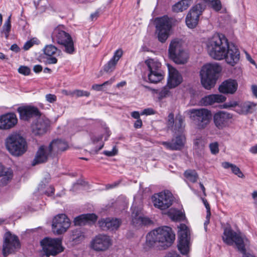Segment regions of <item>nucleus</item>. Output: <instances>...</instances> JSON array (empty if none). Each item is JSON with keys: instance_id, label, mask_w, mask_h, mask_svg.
Listing matches in <instances>:
<instances>
[{"instance_id": "f257e3e1", "label": "nucleus", "mask_w": 257, "mask_h": 257, "mask_svg": "<svg viewBox=\"0 0 257 257\" xmlns=\"http://www.w3.org/2000/svg\"><path fill=\"white\" fill-rule=\"evenodd\" d=\"M209 55L217 60H225L226 62L234 66L240 58L238 49L234 44H230L227 38L222 34H215L205 42Z\"/></svg>"}, {"instance_id": "f03ea898", "label": "nucleus", "mask_w": 257, "mask_h": 257, "mask_svg": "<svg viewBox=\"0 0 257 257\" xmlns=\"http://www.w3.org/2000/svg\"><path fill=\"white\" fill-rule=\"evenodd\" d=\"M175 238V234L172 228L164 226L158 227L150 232L146 236L147 241L152 245L154 243L159 242L164 248L171 246Z\"/></svg>"}, {"instance_id": "7ed1b4c3", "label": "nucleus", "mask_w": 257, "mask_h": 257, "mask_svg": "<svg viewBox=\"0 0 257 257\" xmlns=\"http://www.w3.org/2000/svg\"><path fill=\"white\" fill-rule=\"evenodd\" d=\"M5 146L9 153L15 156L22 155L27 149L25 139L17 133L9 135L5 140Z\"/></svg>"}, {"instance_id": "20e7f679", "label": "nucleus", "mask_w": 257, "mask_h": 257, "mask_svg": "<svg viewBox=\"0 0 257 257\" xmlns=\"http://www.w3.org/2000/svg\"><path fill=\"white\" fill-rule=\"evenodd\" d=\"M221 70L217 64H207L204 65L200 72L201 81L203 87L206 89L213 87L216 80V74Z\"/></svg>"}, {"instance_id": "39448f33", "label": "nucleus", "mask_w": 257, "mask_h": 257, "mask_svg": "<svg viewBox=\"0 0 257 257\" xmlns=\"http://www.w3.org/2000/svg\"><path fill=\"white\" fill-rule=\"evenodd\" d=\"M52 41L64 47V52L72 54L75 51L74 43L71 36L64 30L63 26L55 28L51 35Z\"/></svg>"}, {"instance_id": "423d86ee", "label": "nucleus", "mask_w": 257, "mask_h": 257, "mask_svg": "<svg viewBox=\"0 0 257 257\" xmlns=\"http://www.w3.org/2000/svg\"><path fill=\"white\" fill-rule=\"evenodd\" d=\"M245 239V237L240 232H236L230 227H226L224 229L222 236L223 242L229 245L235 244L238 250L243 254L245 253L244 243Z\"/></svg>"}, {"instance_id": "0eeeda50", "label": "nucleus", "mask_w": 257, "mask_h": 257, "mask_svg": "<svg viewBox=\"0 0 257 257\" xmlns=\"http://www.w3.org/2000/svg\"><path fill=\"white\" fill-rule=\"evenodd\" d=\"M156 34L161 43L166 42L170 35L172 28V20L167 16L158 18L155 20Z\"/></svg>"}, {"instance_id": "6e6552de", "label": "nucleus", "mask_w": 257, "mask_h": 257, "mask_svg": "<svg viewBox=\"0 0 257 257\" xmlns=\"http://www.w3.org/2000/svg\"><path fill=\"white\" fill-rule=\"evenodd\" d=\"M43 252L47 256L56 255L63 251L62 239L59 238L46 237L40 242Z\"/></svg>"}, {"instance_id": "1a4fd4ad", "label": "nucleus", "mask_w": 257, "mask_h": 257, "mask_svg": "<svg viewBox=\"0 0 257 257\" xmlns=\"http://www.w3.org/2000/svg\"><path fill=\"white\" fill-rule=\"evenodd\" d=\"M21 247V243L18 237L11 233L10 231L6 232L3 237L2 253L4 256L15 253Z\"/></svg>"}, {"instance_id": "9d476101", "label": "nucleus", "mask_w": 257, "mask_h": 257, "mask_svg": "<svg viewBox=\"0 0 257 257\" xmlns=\"http://www.w3.org/2000/svg\"><path fill=\"white\" fill-rule=\"evenodd\" d=\"M112 245V240L109 236L99 234L91 239L89 247L96 252H104L108 250Z\"/></svg>"}, {"instance_id": "9b49d317", "label": "nucleus", "mask_w": 257, "mask_h": 257, "mask_svg": "<svg viewBox=\"0 0 257 257\" xmlns=\"http://www.w3.org/2000/svg\"><path fill=\"white\" fill-rule=\"evenodd\" d=\"M178 228L179 238L178 248L182 254H186L189 251L190 230L184 224H180Z\"/></svg>"}, {"instance_id": "f8f14e48", "label": "nucleus", "mask_w": 257, "mask_h": 257, "mask_svg": "<svg viewBox=\"0 0 257 257\" xmlns=\"http://www.w3.org/2000/svg\"><path fill=\"white\" fill-rule=\"evenodd\" d=\"M152 200L154 206L161 210L169 208L174 200L172 194L167 190L154 194Z\"/></svg>"}, {"instance_id": "ddd939ff", "label": "nucleus", "mask_w": 257, "mask_h": 257, "mask_svg": "<svg viewBox=\"0 0 257 257\" xmlns=\"http://www.w3.org/2000/svg\"><path fill=\"white\" fill-rule=\"evenodd\" d=\"M192 117L199 129L205 128L211 119L210 111L205 108L193 109L190 110Z\"/></svg>"}, {"instance_id": "4468645a", "label": "nucleus", "mask_w": 257, "mask_h": 257, "mask_svg": "<svg viewBox=\"0 0 257 257\" xmlns=\"http://www.w3.org/2000/svg\"><path fill=\"white\" fill-rule=\"evenodd\" d=\"M70 224V219L65 214H58L53 219V231L57 235L63 234L69 228Z\"/></svg>"}, {"instance_id": "2eb2a0df", "label": "nucleus", "mask_w": 257, "mask_h": 257, "mask_svg": "<svg viewBox=\"0 0 257 257\" xmlns=\"http://www.w3.org/2000/svg\"><path fill=\"white\" fill-rule=\"evenodd\" d=\"M50 123L49 119L41 113L32 124L33 134L38 136L44 135L48 130Z\"/></svg>"}, {"instance_id": "dca6fc26", "label": "nucleus", "mask_w": 257, "mask_h": 257, "mask_svg": "<svg viewBox=\"0 0 257 257\" xmlns=\"http://www.w3.org/2000/svg\"><path fill=\"white\" fill-rule=\"evenodd\" d=\"M184 117L180 114L176 116L173 113H170L168 116L167 126L172 132L176 133H182L184 130L185 123Z\"/></svg>"}, {"instance_id": "f3484780", "label": "nucleus", "mask_w": 257, "mask_h": 257, "mask_svg": "<svg viewBox=\"0 0 257 257\" xmlns=\"http://www.w3.org/2000/svg\"><path fill=\"white\" fill-rule=\"evenodd\" d=\"M204 8L199 4L194 6L187 14L186 23L189 28H194L198 24L199 16L202 14Z\"/></svg>"}, {"instance_id": "a211bd4d", "label": "nucleus", "mask_w": 257, "mask_h": 257, "mask_svg": "<svg viewBox=\"0 0 257 257\" xmlns=\"http://www.w3.org/2000/svg\"><path fill=\"white\" fill-rule=\"evenodd\" d=\"M17 111L20 114V118L25 121H29L33 117H37L41 113L37 107L31 105L19 107Z\"/></svg>"}, {"instance_id": "6ab92c4d", "label": "nucleus", "mask_w": 257, "mask_h": 257, "mask_svg": "<svg viewBox=\"0 0 257 257\" xmlns=\"http://www.w3.org/2000/svg\"><path fill=\"white\" fill-rule=\"evenodd\" d=\"M167 67L169 72V77L168 79V86L170 88H174L179 85L183 80L181 75L178 71L171 66L167 64Z\"/></svg>"}, {"instance_id": "aec40b11", "label": "nucleus", "mask_w": 257, "mask_h": 257, "mask_svg": "<svg viewBox=\"0 0 257 257\" xmlns=\"http://www.w3.org/2000/svg\"><path fill=\"white\" fill-rule=\"evenodd\" d=\"M132 222L136 226L142 225H148L151 223V220L147 217L142 215V208H136L133 204L132 206Z\"/></svg>"}, {"instance_id": "412c9836", "label": "nucleus", "mask_w": 257, "mask_h": 257, "mask_svg": "<svg viewBox=\"0 0 257 257\" xmlns=\"http://www.w3.org/2000/svg\"><path fill=\"white\" fill-rule=\"evenodd\" d=\"M232 118V115L224 111H220L213 115V121L215 125L219 129H222L227 125L229 120Z\"/></svg>"}, {"instance_id": "4be33fe9", "label": "nucleus", "mask_w": 257, "mask_h": 257, "mask_svg": "<svg viewBox=\"0 0 257 257\" xmlns=\"http://www.w3.org/2000/svg\"><path fill=\"white\" fill-rule=\"evenodd\" d=\"M18 119L14 113H8L0 116V129H10L17 123Z\"/></svg>"}, {"instance_id": "5701e85b", "label": "nucleus", "mask_w": 257, "mask_h": 257, "mask_svg": "<svg viewBox=\"0 0 257 257\" xmlns=\"http://www.w3.org/2000/svg\"><path fill=\"white\" fill-rule=\"evenodd\" d=\"M121 221L117 218H106L98 221L99 226L103 230L111 231L117 230L120 226Z\"/></svg>"}, {"instance_id": "b1692460", "label": "nucleus", "mask_w": 257, "mask_h": 257, "mask_svg": "<svg viewBox=\"0 0 257 257\" xmlns=\"http://www.w3.org/2000/svg\"><path fill=\"white\" fill-rule=\"evenodd\" d=\"M43 52L45 55L49 57L47 61L48 64H54L57 63V59L56 58L57 54L59 55L61 51L58 50L55 46L50 44L46 45L43 49Z\"/></svg>"}, {"instance_id": "393cba45", "label": "nucleus", "mask_w": 257, "mask_h": 257, "mask_svg": "<svg viewBox=\"0 0 257 257\" xmlns=\"http://www.w3.org/2000/svg\"><path fill=\"white\" fill-rule=\"evenodd\" d=\"M49 151L48 147L44 146H41L38 150L36 156L32 162V165L43 163L47 161L48 156L51 154Z\"/></svg>"}, {"instance_id": "a878e982", "label": "nucleus", "mask_w": 257, "mask_h": 257, "mask_svg": "<svg viewBox=\"0 0 257 257\" xmlns=\"http://www.w3.org/2000/svg\"><path fill=\"white\" fill-rule=\"evenodd\" d=\"M238 83L235 80L228 79L224 81L219 86V90L223 93H234L237 89Z\"/></svg>"}, {"instance_id": "bb28decb", "label": "nucleus", "mask_w": 257, "mask_h": 257, "mask_svg": "<svg viewBox=\"0 0 257 257\" xmlns=\"http://www.w3.org/2000/svg\"><path fill=\"white\" fill-rule=\"evenodd\" d=\"M50 153L58 154L65 151L68 148V144L61 140H54L48 147Z\"/></svg>"}, {"instance_id": "cd10ccee", "label": "nucleus", "mask_w": 257, "mask_h": 257, "mask_svg": "<svg viewBox=\"0 0 257 257\" xmlns=\"http://www.w3.org/2000/svg\"><path fill=\"white\" fill-rule=\"evenodd\" d=\"M225 99V97L221 94H211L203 97L201 103L205 106L210 105L215 103L222 102Z\"/></svg>"}, {"instance_id": "c85d7f7f", "label": "nucleus", "mask_w": 257, "mask_h": 257, "mask_svg": "<svg viewBox=\"0 0 257 257\" xmlns=\"http://www.w3.org/2000/svg\"><path fill=\"white\" fill-rule=\"evenodd\" d=\"M97 220V216L94 214H82L74 218V223L75 225H83L87 223L94 222Z\"/></svg>"}, {"instance_id": "c756f323", "label": "nucleus", "mask_w": 257, "mask_h": 257, "mask_svg": "<svg viewBox=\"0 0 257 257\" xmlns=\"http://www.w3.org/2000/svg\"><path fill=\"white\" fill-rule=\"evenodd\" d=\"M183 50L182 43L178 39L172 40L170 44L168 52L169 57Z\"/></svg>"}, {"instance_id": "7c9ffc66", "label": "nucleus", "mask_w": 257, "mask_h": 257, "mask_svg": "<svg viewBox=\"0 0 257 257\" xmlns=\"http://www.w3.org/2000/svg\"><path fill=\"white\" fill-rule=\"evenodd\" d=\"M256 104L251 102H246L237 105L235 111L239 114H245L251 112L255 107Z\"/></svg>"}, {"instance_id": "2f4dec72", "label": "nucleus", "mask_w": 257, "mask_h": 257, "mask_svg": "<svg viewBox=\"0 0 257 257\" xmlns=\"http://www.w3.org/2000/svg\"><path fill=\"white\" fill-rule=\"evenodd\" d=\"M170 58L177 64H184L187 62L188 55L187 53L183 49L177 53L174 56L172 55L170 57Z\"/></svg>"}, {"instance_id": "473e14b6", "label": "nucleus", "mask_w": 257, "mask_h": 257, "mask_svg": "<svg viewBox=\"0 0 257 257\" xmlns=\"http://www.w3.org/2000/svg\"><path fill=\"white\" fill-rule=\"evenodd\" d=\"M164 72L161 69L149 72L148 76L150 82L157 83L164 78Z\"/></svg>"}, {"instance_id": "72a5a7b5", "label": "nucleus", "mask_w": 257, "mask_h": 257, "mask_svg": "<svg viewBox=\"0 0 257 257\" xmlns=\"http://www.w3.org/2000/svg\"><path fill=\"white\" fill-rule=\"evenodd\" d=\"M191 4V0H182L172 7V11L175 13L182 12L187 10Z\"/></svg>"}, {"instance_id": "f704fd0d", "label": "nucleus", "mask_w": 257, "mask_h": 257, "mask_svg": "<svg viewBox=\"0 0 257 257\" xmlns=\"http://www.w3.org/2000/svg\"><path fill=\"white\" fill-rule=\"evenodd\" d=\"M0 177H3L2 182L5 184L7 183L13 177L11 171L5 168L1 163H0Z\"/></svg>"}, {"instance_id": "c9c22d12", "label": "nucleus", "mask_w": 257, "mask_h": 257, "mask_svg": "<svg viewBox=\"0 0 257 257\" xmlns=\"http://www.w3.org/2000/svg\"><path fill=\"white\" fill-rule=\"evenodd\" d=\"M148 68L149 72L161 69V64L154 59H148L145 62Z\"/></svg>"}, {"instance_id": "e433bc0d", "label": "nucleus", "mask_w": 257, "mask_h": 257, "mask_svg": "<svg viewBox=\"0 0 257 257\" xmlns=\"http://www.w3.org/2000/svg\"><path fill=\"white\" fill-rule=\"evenodd\" d=\"M184 176L186 180L192 183H195L197 181L198 175L194 170H187L184 173Z\"/></svg>"}, {"instance_id": "4c0bfd02", "label": "nucleus", "mask_w": 257, "mask_h": 257, "mask_svg": "<svg viewBox=\"0 0 257 257\" xmlns=\"http://www.w3.org/2000/svg\"><path fill=\"white\" fill-rule=\"evenodd\" d=\"M38 190L41 194H44L48 196H51L54 194L55 189L52 186H47L44 184H40L38 187Z\"/></svg>"}, {"instance_id": "58836bf2", "label": "nucleus", "mask_w": 257, "mask_h": 257, "mask_svg": "<svg viewBox=\"0 0 257 257\" xmlns=\"http://www.w3.org/2000/svg\"><path fill=\"white\" fill-rule=\"evenodd\" d=\"M185 141V137L183 135H180L172 140L174 150H180L184 146Z\"/></svg>"}, {"instance_id": "ea45409f", "label": "nucleus", "mask_w": 257, "mask_h": 257, "mask_svg": "<svg viewBox=\"0 0 257 257\" xmlns=\"http://www.w3.org/2000/svg\"><path fill=\"white\" fill-rule=\"evenodd\" d=\"M170 217L174 221H181L184 218V215L180 211L171 209L168 212Z\"/></svg>"}, {"instance_id": "a19ab883", "label": "nucleus", "mask_w": 257, "mask_h": 257, "mask_svg": "<svg viewBox=\"0 0 257 257\" xmlns=\"http://www.w3.org/2000/svg\"><path fill=\"white\" fill-rule=\"evenodd\" d=\"M116 63L110 59L103 66V70L106 73H111L115 69Z\"/></svg>"}, {"instance_id": "79ce46f5", "label": "nucleus", "mask_w": 257, "mask_h": 257, "mask_svg": "<svg viewBox=\"0 0 257 257\" xmlns=\"http://www.w3.org/2000/svg\"><path fill=\"white\" fill-rule=\"evenodd\" d=\"M206 3L211 5V7L215 11H219L221 9V4L219 0H203Z\"/></svg>"}, {"instance_id": "37998d69", "label": "nucleus", "mask_w": 257, "mask_h": 257, "mask_svg": "<svg viewBox=\"0 0 257 257\" xmlns=\"http://www.w3.org/2000/svg\"><path fill=\"white\" fill-rule=\"evenodd\" d=\"M72 238L75 243H78L84 239V236L80 231L76 230L73 232Z\"/></svg>"}, {"instance_id": "c03bdc74", "label": "nucleus", "mask_w": 257, "mask_h": 257, "mask_svg": "<svg viewBox=\"0 0 257 257\" xmlns=\"http://www.w3.org/2000/svg\"><path fill=\"white\" fill-rule=\"evenodd\" d=\"M122 55V50L121 49H118L114 52L112 57L110 59L117 64Z\"/></svg>"}, {"instance_id": "a18cd8bd", "label": "nucleus", "mask_w": 257, "mask_h": 257, "mask_svg": "<svg viewBox=\"0 0 257 257\" xmlns=\"http://www.w3.org/2000/svg\"><path fill=\"white\" fill-rule=\"evenodd\" d=\"M11 18L10 17L5 22L3 26V31L6 35V37L7 38L9 36V32L11 30Z\"/></svg>"}, {"instance_id": "49530a36", "label": "nucleus", "mask_w": 257, "mask_h": 257, "mask_svg": "<svg viewBox=\"0 0 257 257\" xmlns=\"http://www.w3.org/2000/svg\"><path fill=\"white\" fill-rule=\"evenodd\" d=\"M90 95V93L86 91L83 90L76 89L73 91V96L77 97L86 96L88 97Z\"/></svg>"}, {"instance_id": "de8ad7c7", "label": "nucleus", "mask_w": 257, "mask_h": 257, "mask_svg": "<svg viewBox=\"0 0 257 257\" xmlns=\"http://www.w3.org/2000/svg\"><path fill=\"white\" fill-rule=\"evenodd\" d=\"M209 148L211 154L216 155L219 152L218 144L217 142L211 143L209 145Z\"/></svg>"}, {"instance_id": "09e8293b", "label": "nucleus", "mask_w": 257, "mask_h": 257, "mask_svg": "<svg viewBox=\"0 0 257 257\" xmlns=\"http://www.w3.org/2000/svg\"><path fill=\"white\" fill-rule=\"evenodd\" d=\"M231 169L232 173L237 175L238 177L241 178H244V175L241 172L240 169L236 166L233 165Z\"/></svg>"}, {"instance_id": "8fccbe9b", "label": "nucleus", "mask_w": 257, "mask_h": 257, "mask_svg": "<svg viewBox=\"0 0 257 257\" xmlns=\"http://www.w3.org/2000/svg\"><path fill=\"white\" fill-rule=\"evenodd\" d=\"M18 72L24 75H28L30 74L31 70L30 69L25 66H21L18 69Z\"/></svg>"}, {"instance_id": "3c124183", "label": "nucleus", "mask_w": 257, "mask_h": 257, "mask_svg": "<svg viewBox=\"0 0 257 257\" xmlns=\"http://www.w3.org/2000/svg\"><path fill=\"white\" fill-rule=\"evenodd\" d=\"M47 101L50 103H53L56 101L57 97L54 94H48L46 95Z\"/></svg>"}, {"instance_id": "603ef678", "label": "nucleus", "mask_w": 257, "mask_h": 257, "mask_svg": "<svg viewBox=\"0 0 257 257\" xmlns=\"http://www.w3.org/2000/svg\"><path fill=\"white\" fill-rule=\"evenodd\" d=\"M117 152V150H116V149L115 147H114L113 148V149L112 150V151H104L103 152V154H104L105 155H106L107 156L111 157V156H114L115 155H116Z\"/></svg>"}, {"instance_id": "864d4df0", "label": "nucleus", "mask_w": 257, "mask_h": 257, "mask_svg": "<svg viewBox=\"0 0 257 257\" xmlns=\"http://www.w3.org/2000/svg\"><path fill=\"white\" fill-rule=\"evenodd\" d=\"M162 145L164 146L167 149L170 150H174L173 144L171 142H162L161 143Z\"/></svg>"}, {"instance_id": "5fc2aeb1", "label": "nucleus", "mask_w": 257, "mask_h": 257, "mask_svg": "<svg viewBox=\"0 0 257 257\" xmlns=\"http://www.w3.org/2000/svg\"><path fill=\"white\" fill-rule=\"evenodd\" d=\"M237 105L236 102H229L225 103L223 106L224 108H228L233 107H236V108Z\"/></svg>"}, {"instance_id": "6e6d98bb", "label": "nucleus", "mask_w": 257, "mask_h": 257, "mask_svg": "<svg viewBox=\"0 0 257 257\" xmlns=\"http://www.w3.org/2000/svg\"><path fill=\"white\" fill-rule=\"evenodd\" d=\"M34 44V41L33 40H31L29 41H27L25 45H24V49L25 50H29L31 47H32Z\"/></svg>"}, {"instance_id": "4d7b16f0", "label": "nucleus", "mask_w": 257, "mask_h": 257, "mask_svg": "<svg viewBox=\"0 0 257 257\" xmlns=\"http://www.w3.org/2000/svg\"><path fill=\"white\" fill-rule=\"evenodd\" d=\"M202 201L203 202L204 205H205L206 210H207V214H208V216H210L211 213H210V207L209 203H208L207 201L205 199H202Z\"/></svg>"}, {"instance_id": "13d9d810", "label": "nucleus", "mask_w": 257, "mask_h": 257, "mask_svg": "<svg viewBox=\"0 0 257 257\" xmlns=\"http://www.w3.org/2000/svg\"><path fill=\"white\" fill-rule=\"evenodd\" d=\"M155 114V111L152 108L145 109L141 114L151 115Z\"/></svg>"}, {"instance_id": "bf43d9fd", "label": "nucleus", "mask_w": 257, "mask_h": 257, "mask_svg": "<svg viewBox=\"0 0 257 257\" xmlns=\"http://www.w3.org/2000/svg\"><path fill=\"white\" fill-rule=\"evenodd\" d=\"M142 124H143L142 121L140 118V119H137V120L135 121V122L134 123V127L136 128H139L142 127Z\"/></svg>"}, {"instance_id": "052dcab7", "label": "nucleus", "mask_w": 257, "mask_h": 257, "mask_svg": "<svg viewBox=\"0 0 257 257\" xmlns=\"http://www.w3.org/2000/svg\"><path fill=\"white\" fill-rule=\"evenodd\" d=\"M114 81H115V77H112L109 80L106 81L104 82V83H103L102 84H101V85H102L103 86H105L106 85H111L114 82Z\"/></svg>"}, {"instance_id": "680f3d73", "label": "nucleus", "mask_w": 257, "mask_h": 257, "mask_svg": "<svg viewBox=\"0 0 257 257\" xmlns=\"http://www.w3.org/2000/svg\"><path fill=\"white\" fill-rule=\"evenodd\" d=\"M102 85L101 84H94L92 86V89L96 91H101L102 89Z\"/></svg>"}, {"instance_id": "e2e57ef3", "label": "nucleus", "mask_w": 257, "mask_h": 257, "mask_svg": "<svg viewBox=\"0 0 257 257\" xmlns=\"http://www.w3.org/2000/svg\"><path fill=\"white\" fill-rule=\"evenodd\" d=\"M99 16V13L98 12H95L93 14H91L90 15V19L91 21H94L96 20Z\"/></svg>"}, {"instance_id": "0e129e2a", "label": "nucleus", "mask_w": 257, "mask_h": 257, "mask_svg": "<svg viewBox=\"0 0 257 257\" xmlns=\"http://www.w3.org/2000/svg\"><path fill=\"white\" fill-rule=\"evenodd\" d=\"M165 257H181L179 254L175 252H170L167 253Z\"/></svg>"}, {"instance_id": "69168bd1", "label": "nucleus", "mask_w": 257, "mask_h": 257, "mask_svg": "<svg viewBox=\"0 0 257 257\" xmlns=\"http://www.w3.org/2000/svg\"><path fill=\"white\" fill-rule=\"evenodd\" d=\"M131 116L137 119H140V114L138 111H135L132 112Z\"/></svg>"}, {"instance_id": "338daca9", "label": "nucleus", "mask_w": 257, "mask_h": 257, "mask_svg": "<svg viewBox=\"0 0 257 257\" xmlns=\"http://www.w3.org/2000/svg\"><path fill=\"white\" fill-rule=\"evenodd\" d=\"M33 70L36 73H39L42 70V67L40 65H37L34 66Z\"/></svg>"}, {"instance_id": "774afa93", "label": "nucleus", "mask_w": 257, "mask_h": 257, "mask_svg": "<svg viewBox=\"0 0 257 257\" xmlns=\"http://www.w3.org/2000/svg\"><path fill=\"white\" fill-rule=\"evenodd\" d=\"M233 164L228 162H223L222 163V166L225 169L231 168Z\"/></svg>"}]
</instances>
